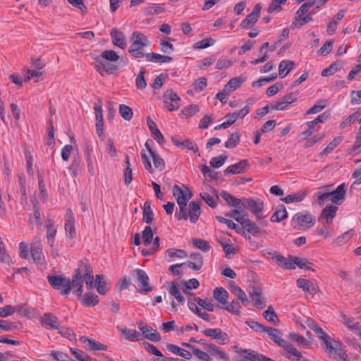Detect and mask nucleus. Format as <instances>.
Here are the masks:
<instances>
[{
	"label": "nucleus",
	"instance_id": "nucleus-1",
	"mask_svg": "<svg viewBox=\"0 0 361 361\" xmlns=\"http://www.w3.org/2000/svg\"><path fill=\"white\" fill-rule=\"evenodd\" d=\"M120 56L114 50H105L99 56H94L92 65L102 76L111 75L118 69V66L114 63Z\"/></svg>",
	"mask_w": 361,
	"mask_h": 361
},
{
	"label": "nucleus",
	"instance_id": "nucleus-2",
	"mask_svg": "<svg viewBox=\"0 0 361 361\" xmlns=\"http://www.w3.org/2000/svg\"><path fill=\"white\" fill-rule=\"evenodd\" d=\"M130 42L129 54L135 59L145 57L147 54L146 49L150 46V42L147 37L143 33L135 31L131 35Z\"/></svg>",
	"mask_w": 361,
	"mask_h": 361
},
{
	"label": "nucleus",
	"instance_id": "nucleus-3",
	"mask_svg": "<svg viewBox=\"0 0 361 361\" xmlns=\"http://www.w3.org/2000/svg\"><path fill=\"white\" fill-rule=\"evenodd\" d=\"M180 211L175 214L178 220H187L189 217L191 223H196L201 214L200 204L199 202L192 201L189 203V209L187 208V203L179 202Z\"/></svg>",
	"mask_w": 361,
	"mask_h": 361
},
{
	"label": "nucleus",
	"instance_id": "nucleus-4",
	"mask_svg": "<svg viewBox=\"0 0 361 361\" xmlns=\"http://www.w3.org/2000/svg\"><path fill=\"white\" fill-rule=\"evenodd\" d=\"M315 217L307 212H298L291 219L290 224L295 230L306 231L315 224Z\"/></svg>",
	"mask_w": 361,
	"mask_h": 361
},
{
	"label": "nucleus",
	"instance_id": "nucleus-5",
	"mask_svg": "<svg viewBox=\"0 0 361 361\" xmlns=\"http://www.w3.org/2000/svg\"><path fill=\"white\" fill-rule=\"evenodd\" d=\"M47 280L53 288L61 291V294L67 295L70 293L71 283L69 278L61 275H49Z\"/></svg>",
	"mask_w": 361,
	"mask_h": 361
},
{
	"label": "nucleus",
	"instance_id": "nucleus-6",
	"mask_svg": "<svg viewBox=\"0 0 361 361\" xmlns=\"http://www.w3.org/2000/svg\"><path fill=\"white\" fill-rule=\"evenodd\" d=\"M132 276L139 287V292L142 294H147L152 291V287L149 284V279L147 273L140 269L132 271Z\"/></svg>",
	"mask_w": 361,
	"mask_h": 361
},
{
	"label": "nucleus",
	"instance_id": "nucleus-7",
	"mask_svg": "<svg viewBox=\"0 0 361 361\" xmlns=\"http://www.w3.org/2000/svg\"><path fill=\"white\" fill-rule=\"evenodd\" d=\"M150 157L152 159L154 166L156 169H157L159 171H162L164 169L165 162L164 159L158 154L154 152L152 154L148 156L143 150L141 152V158L142 163L144 164V167L148 172L152 173L154 171L152 166L151 164Z\"/></svg>",
	"mask_w": 361,
	"mask_h": 361
},
{
	"label": "nucleus",
	"instance_id": "nucleus-8",
	"mask_svg": "<svg viewBox=\"0 0 361 361\" xmlns=\"http://www.w3.org/2000/svg\"><path fill=\"white\" fill-rule=\"evenodd\" d=\"M242 207L243 209H250L255 216L257 220L261 221L264 218V216L261 214L264 205V202L260 199H254L252 197L243 198Z\"/></svg>",
	"mask_w": 361,
	"mask_h": 361
},
{
	"label": "nucleus",
	"instance_id": "nucleus-9",
	"mask_svg": "<svg viewBox=\"0 0 361 361\" xmlns=\"http://www.w3.org/2000/svg\"><path fill=\"white\" fill-rule=\"evenodd\" d=\"M30 253L35 264L42 268L46 267L47 264L42 252L41 240L37 237L33 240L30 245Z\"/></svg>",
	"mask_w": 361,
	"mask_h": 361
},
{
	"label": "nucleus",
	"instance_id": "nucleus-10",
	"mask_svg": "<svg viewBox=\"0 0 361 361\" xmlns=\"http://www.w3.org/2000/svg\"><path fill=\"white\" fill-rule=\"evenodd\" d=\"M164 106L169 111H176L180 107V98L172 90H166L163 94Z\"/></svg>",
	"mask_w": 361,
	"mask_h": 361
},
{
	"label": "nucleus",
	"instance_id": "nucleus-11",
	"mask_svg": "<svg viewBox=\"0 0 361 361\" xmlns=\"http://www.w3.org/2000/svg\"><path fill=\"white\" fill-rule=\"evenodd\" d=\"M202 333L207 337L216 340L221 345H224L229 341L228 334L222 331L219 328L206 329L202 331Z\"/></svg>",
	"mask_w": 361,
	"mask_h": 361
},
{
	"label": "nucleus",
	"instance_id": "nucleus-12",
	"mask_svg": "<svg viewBox=\"0 0 361 361\" xmlns=\"http://www.w3.org/2000/svg\"><path fill=\"white\" fill-rule=\"evenodd\" d=\"M82 274L83 280L86 283L87 288L90 289L94 287V276L92 274V269L87 260L81 261L79 264Z\"/></svg>",
	"mask_w": 361,
	"mask_h": 361
},
{
	"label": "nucleus",
	"instance_id": "nucleus-13",
	"mask_svg": "<svg viewBox=\"0 0 361 361\" xmlns=\"http://www.w3.org/2000/svg\"><path fill=\"white\" fill-rule=\"evenodd\" d=\"M83 277L82 274H81V269L80 267L75 270V274L72 277V279H70L71 283V290L73 289V293H77L78 296H81L83 292Z\"/></svg>",
	"mask_w": 361,
	"mask_h": 361
},
{
	"label": "nucleus",
	"instance_id": "nucleus-14",
	"mask_svg": "<svg viewBox=\"0 0 361 361\" xmlns=\"http://www.w3.org/2000/svg\"><path fill=\"white\" fill-rule=\"evenodd\" d=\"M238 222L242 226L241 228L245 229L253 236H257L266 233L264 230L260 229L254 221L247 218L245 216L243 219H238Z\"/></svg>",
	"mask_w": 361,
	"mask_h": 361
},
{
	"label": "nucleus",
	"instance_id": "nucleus-15",
	"mask_svg": "<svg viewBox=\"0 0 361 361\" xmlns=\"http://www.w3.org/2000/svg\"><path fill=\"white\" fill-rule=\"evenodd\" d=\"M40 322L42 325L48 329H59V319L50 312L44 313L40 317Z\"/></svg>",
	"mask_w": 361,
	"mask_h": 361
},
{
	"label": "nucleus",
	"instance_id": "nucleus-16",
	"mask_svg": "<svg viewBox=\"0 0 361 361\" xmlns=\"http://www.w3.org/2000/svg\"><path fill=\"white\" fill-rule=\"evenodd\" d=\"M261 9V5L259 4H256L253 8L252 11L241 22L240 27L245 29L248 27L249 25L255 24L258 20Z\"/></svg>",
	"mask_w": 361,
	"mask_h": 361
},
{
	"label": "nucleus",
	"instance_id": "nucleus-17",
	"mask_svg": "<svg viewBox=\"0 0 361 361\" xmlns=\"http://www.w3.org/2000/svg\"><path fill=\"white\" fill-rule=\"evenodd\" d=\"M250 164L247 159L240 160L239 162L227 167L224 171V175L228 174H239L244 173L248 168Z\"/></svg>",
	"mask_w": 361,
	"mask_h": 361
},
{
	"label": "nucleus",
	"instance_id": "nucleus-18",
	"mask_svg": "<svg viewBox=\"0 0 361 361\" xmlns=\"http://www.w3.org/2000/svg\"><path fill=\"white\" fill-rule=\"evenodd\" d=\"M248 293L250 298L255 302L254 305L259 307L260 309H262L265 307V303L262 296V290L260 288L250 285L248 287Z\"/></svg>",
	"mask_w": 361,
	"mask_h": 361
},
{
	"label": "nucleus",
	"instance_id": "nucleus-19",
	"mask_svg": "<svg viewBox=\"0 0 361 361\" xmlns=\"http://www.w3.org/2000/svg\"><path fill=\"white\" fill-rule=\"evenodd\" d=\"M110 36L114 45L117 46L122 49H124L126 47L127 43L125 35L116 27H114L111 30Z\"/></svg>",
	"mask_w": 361,
	"mask_h": 361
},
{
	"label": "nucleus",
	"instance_id": "nucleus-20",
	"mask_svg": "<svg viewBox=\"0 0 361 361\" xmlns=\"http://www.w3.org/2000/svg\"><path fill=\"white\" fill-rule=\"evenodd\" d=\"M186 263V266L194 271H199L203 267L204 261L202 255L199 252H193L190 255V260Z\"/></svg>",
	"mask_w": 361,
	"mask_h": 361
},
{
	"label": "nucleus",
	"instance_id": "nucleus-21",
	"mask_svg": "<svg viewBox=\"0 0 361 361\" xmlns=\"http://www.w3.org/2000/svg\"><path fill=\"white\" fill-rule=\"evenodd\" d=\"M331 194V201L337 205H340L343 200H345V185L344 183L341 184L337 187V188L330 192Z\"/></svg>",
	"mask_w": 361,
	"mask_h": 361
},
{
	"label": "nucleus",
	"instance_id": "nucleus-22",
	"mask_svg": "<svg viewBox=\"0 0 361 361\" xmlns=\"http://www.w3.org/2000/svg\"><path fill=\"white\" fill-rule=\"evenodd\" d=\"M147 126L152 133L153 138L157 141V142L160 145H163L166 141L165 139L161 133V131L157 128V125L154 121H153L150 117L147 118Z\"/></svg>",
	"mask_w": 361,
	"mask_h": 361
},
{
	"label": "nucleus",
	"instance_id": "nucleus-23",
	"mask_svg": "<svg viewBox=\"0 0 361 361\" xmlns=\"http://www.w3.org/2000/svg\"><path fill=\"white\" fill-rule=\"evenodd\" d=\"M265 332L268 334L270 339L279 346H285L286 341L281 337L282 334L279 329L267 327Z\"/></svg>",
	"mask_w": 361,
	"mask_h": 361
},
{
	"label": "nucleus",
	"instance_id": "nucleus-24",
	"mask_svg": "<svg viewBox=\"0 0 361 361\" xmlns=\"http://www.w3.org/2000/svg\"><path fill=\"white\" fill-rule=\"evenodd\" d=\"M291 257L289 255L288 258H286L281 255L274 252L271 259L280 267H283L286 269H294L293 264H291Z\"/></svg>",
	"mask_w": 361,
	"mask_h": 361
},
{
	"label": "nucleus",
	"instance_id": "nucleus-25",
	"mask_svg": "<svg viewBox=\"0 0 361 361\" xmlns=\"http://www.w3.org/2000/svg\"><path fill=\"white\" fill-rule=\"evenodd\" d=\"M80 341L83 343H87L89 348L91 350L97 351V350H102L106 351L107 350V345H104L99 341H97L94 339L89 338L85 336H81L80 338Z\"/></svg>",
	"mask_w": 361,
	"mask_h": 361
},
{
	"label": "nucleus",
	"instance_id": "nucleus-26",
	"mask_svg": "<svg viewBox=\"0 0 361 361\" xmlns=\"http://www.w3.org/2000/svg\"><path fill=\"white\" fill-rule=\"evenodd\" d=\"M213 297L220 304L226 305L229 298L228 292L223 287L216 288L213 291Z\"/></svg>",
	"mask_w": 361,
	"mask_h": 361
},
{
	"label": "nucleus",
	"instance_id": "nucleus-27",
	"mask_svg": "<svg viewBox=\"0 0 361 361\" xmlns=\"http://www.w3.org/2000/svg\"><path fill=\"white\" fill-rule=\"evenodd\" d=\"M119 331L125 336L126 338L130 341H142L143 336L140 332L135 329H130L127 328H120Z\"/></svg>",
	"mask_w": 361,
	"mask_h": 361
},
{
	"label": "nucleus",
	"instance_id": "nucleus-28",
	"mask_svg": "<svg viewBox=\"0 0 361 361\" xmlns=\"http://www.w3.org/2000/svg\"><path fill=\"white\" fill-rule=\"evenodd\" d=\"M338 207L329 204L326 206L322 211L321 218L325 219L327 224H331L332 219L336 216Z\"/></svg>",
	"mask_w": 361,
	"mask_h": 361
},
{
	"label": "nucleus",
	"instance_id": "nucleus-29",
	"mask_svg": "<svg viewBox=\"0 0 361 361\" xmlns=\"http://www.w3.org/2000/svg\"><path fill=\"white\" fill-rule=\"evenodd\" d=\"M295 67V63L290 60H283L279 65V76L283 78Z\"/></svg>",
	"mask_w": 361,
	"mask_h": 361
},
{
	"label": "nucleus",
	"instance_id": "nucleus-30",
	"mask_svg": "<svg viewBox=\"0 0 361 361\" xmlns=\"http://www.w3.org/2000/svg\"><path fill=\"white\" fill-rule=\"evenodd\" d=\"M291 259V264H293L294 269L296 266H298L301 269L314 271V269L312 268V264L306 258L292 256Z\"/></svg>",
	"mask_w": 361,
	"mask_h": 361
},
{
	"label": "nucleus",
	"instance_id": "nucleus-31",
	"mask_svg": "<svg viewBox=\"0 0 361 361\" xmlns=\"http://www.w3.org/2000/svg\"><path fill=\"white\" fill-rule=\"evenodd\" d=\"M305 323L308 327H310L317 334V337L322 341L329 336L311 318H307Z\"/></svg>",
	"mask_w": 361,
	"mask_h": 361
},
{
	"label": "nucleus",
	"instance_id": "nucleus-32",
	"mask_svg": "<svg viewBox=\"0 0 361 361\" xmlns=\"http://www.w3.org/2000/svg\"><path fill=\"white\" fill-rule=\"evenodd\" d=\"M230 289L245 306H247L249 304L250 302L245 293L238 286L235 285L233 281L231 283Z\"/></svg>",
	"mask_w": 361,
	"mask_h": 361
},
{
	"label": "nucleus",
	"instance_id": "nucleus-33",
	"mask_svg": "<svg viewBox=\"0 0 361 361\" xmlns=\"http://www.w3.org/2000/svg\"><path fill=\"white\" fill-rule=\"evenodd\" d=\"M146 60L149 62L154 63H167L173 60V58L169 56H164L157 53L147 52Z\"/></svg>",
	"mask_w": 361,
	"mask_h": 361
},
{
	"label": "nucleus",
	"instance_id": "nucleus-34",
	"mask_svg": "<svg viewBox=\"0 0 361 361\" xmlns=\"http://www.w3.org/2000/svg\"><path fill=\"white\" fill-rule=\"evenodd\" d=\"M288 213L284 205L280 204L276 207L274 213L272 214L270 221L271 222H280L287 219Z\"/></svg>",
	"mask_w": 361,
	"mask_h": 361
},
{
	"label": "nucleus",
	"instance_id": "nucleus-35",
	"mask_svg": "<svg viewBox=\"0 0 361 361\" xmlns=\"http://www.w3.org/2000/svg\"><path fill=\"white\" fill-rule=\"evenodd\" d=\"M306 195V191H300L288 195L285 197L281 198V200L286 204H290L292 202H299L302 201Z\"/></svg>",
	"mask_w": 361,
	"mask_h": 361
},
{
	"label": "nucleus",
	"instance_id": "nucleus-36",
	"mask_svg": "<svg viewBox=\"0 0 361 361\" xmlns=\"http://www.w3.org/2000/svg\"><path fill=\"white\" fill-rule=\"evenodd\" d=\"M166 348L173 354L180 355L185 359L190 360L192 357V353L188 350H183L174 344H167Z\"/></svg>",
	"mask_w": 361,
	"mask_h": 361
},
{
	"label": "nucleus",
	"instance_id": "nucleus-37",
	"mask_svg": "<svg viewBox=\"0 0 361 361\" xmlns=\"http://www.w3.org/2000/svg\"><path fill=\"white\" fill-rule=\"evenodd\" d=\"M107 282L105 281L104 275H96V280L94 287H96L97 292L101 295H105L108 290L106 287Z\"/></svg>",
	"mask_w": 361,
	"mask_h": 361
},
{
	"label": "nucleus",
	"instance_id": "nucleus-38",
	"mask_svg": "<svg viewBox=\"0 0 361 361\" xmlns=\"http://www.w3.org/2000/svg\"><path fill=\"white\" fill-rule=\"evenodd\" d=\"M98 296L92 293H85L81 300V304L84 307L95 306L99 303Z\"/></svg>",
	"mask_w": 361,
	"mask_h": 361
},
{
	"label": "nucleus",
	"instance_id": "nucleus-39",
	"mask_svg": "<svg viewBox=\"0 0 361 361\" xmlns=\"http://www.w3.org/2000/svg\"><path fill=\"white\" fill-rule=\"evenodd\" d=\"M221 197L226 201L228 204L231 207H237L238 206H241L243 203V199H238L233 195H231L230 193H228L226 191H223L221 193Z\"/></svg>",
	"mask_w": 361,
	"mask_h": 361
},
{
	"label": "nucleus",
	"instance_id": "nucleus-40",
	"mask_svg": "<svg viewBox=\"0 0 361 361\" xmlns=\"http://www.w3.org/2000/svg\"><path fill=\"white\" fill-rule=\"evenodd\" d=\"M152 330V327L147 326L146 329L142 331V333L145 338L153 342H159L161 339V335L157 330H154V332H151Z\"/></svg>",
	"mask_w": 361,
	"mask_h": 361
},
{
	"label": "nucleus",
	"instance_id": "nucleus-41",
	"mask_svg": "<svg viewBox=\"0 0 361 361\" xmlns=\"http://www.w3.org/2000/svg\"><path fill=\"white\" fill-rule=\"evenodd\" d=\"M343 324L350 330L356 332L358 334L359 331H361V327L357 322H354L353 317H348L346 315L343 314L341 316Z\"/></svg>",
	"mask_w": 361,
	"mask_h": 361
},
{
	"label": "nucleus",
	"instance_id": "nucleus-42",
	"mask_svg": "<svg viewBox=\"0 0 361 361\" xmlns=\"http://www.w3.org/2000/svg\"><path fill=\"white\" fill-rule=\"evenodd\" d=\"M323 342L324 343L326 346V352L329 354L332 353L333 352L336 353V347H337V345L338 348H340L342 346V344L340 341L331 340L330 336L324 340Z\"/></svg>",
	"mask_w": 361,
	"mask_h": 361
},
{
	"label": "nucleus",
	"instance_id": "nucleus-43",
	"mask_svg": "<svg viewBox=\"0 0 361 361\" xmlns=\"http://www.w3.org/2000/svg\"><path fill=\"white\" fill-rule=\"evenodd\" d=\"M150 204V202L147 200L142 207L143 221L147 224H150L154 219V212Z\"/></svg>",
	"mask_w": 361,
	"mask_h": 361
},
{
	"label": "nucleus",
	"instance_id": "nucleus-44",
	"mask_svg": "<svg viewBox=\"0 0 361 361\" xmlns=\"http://www.w3.org/2000/svg\"><path fill=\"white\" fill-rule=\"evenodd\" d=\"M169 293L176 298L178 302L180 304H183L185 302V298L180 293L177 284L174 282L171 283V286L168 288Z\"/></svg>",
	"mask_w": 361,
	"mask_h": 361
},
{
	"label": "nucleus",
	"instance_id": "nucleus-45",
	"mask_svg": "<svg viewBox=\"0 0 361 361\" xmlns=\"http://www.w3.org/2000/svg\"><path fill=\"white\" fill-rule=\"evenodd\" d=\"M244 82L241 77L231 79L225 85L224 88L230 93L235 91Z\"/></svg>",
	"mask_w": 361,
	"mask_h": 361
},
{
	"label": "nucleus",
	"instance_id": "nucleus-46",
	"mask_svg": "<svg viewBox=\"0 0 361 361\" xmlns=\"http://www.w3.org/2000/svg\"><path fill=\"white\" fill-rule=\"evenodd\" d=\"M343 140L341 136L335 137L329 145L319 153V156L327 155L331 151H333Z\"/></svg>",
	"mask_w": 361,
	"mask_h": 361
},
{
	"label": "nucleus",
	"instance_id": "nucleus-47",
	"mask_svg": "<svg viewBox=\"0 0 361 361\" xmlns=\"http://www.w3.org/2000/svg\"><path fill=\"white\" fill-rule=\"evenodd\" d=\"M192 244L199 250L202 252H207L210 250L211 246L209 245L208 242L205 240L200 238H193L192 239Z\"/></svg>",
	"mask_w": 361,
	"mask_h": 361
},
{
	"label": "nucleus",
	"instance_id": "nucleus-48",
	"mask_svg": "<svg viewBox=\"0 0 361 361\" xmlns=\"http://www.w3.org/2000/svg\"><path fill=\"white\" fill-rule=\"evenodd\" d=\"M342 68V63L336 62L331 63L328 68H324L321 73L322 77H326L334 74Z\"/></svg>",
	"mask_w": 361,
	"mask_h": 361
},
{
	"label": "nucleus",
	"instance_id": "nucleus-49",
	"mask_svg": "<svg viewBox=\"0 0 361 361\" xmlns=\"http://www.w3.org/2000/svg\"><path fill=\"white\" fill-rule=\"evenodd\" d=\"M185 189L181 188L178 185H174L172 188L173 197L176 198L177 203L185 202L186 199L184 196Z\"/></svg>",
	"mask_w": 361,
	"mask_h": 361
},
{
	"label": "nucleus",
	"instance_id": "nucleus-50",
	"mask_svg": "<svg viewBox=\"0 0 361 361\" xmlns=\"http://www.w3.org/2000/svg\"><path fill=\"white\" fill-rule=\"evenodd\" d=\"M240 140V135L238 133H233L231 134L228 140L225 142L224 146L228 149L234 148L239 144Z\"/></svg>",
	"mask_w": 361,
	"mask_h": 361
},
{
	"label": "nucleus",
	"instance_id": "nucleus-51",
	"mask_svg": "<svg viewBox=\"0 0 361 361\" xmlns=\"http://www.w3.org/2000/svg\"><path fill=\"white\" fill-rule=\"evenodd\" d=\"M119 114L126 121H130L133 115V109L126 104H120Z\"/></svg>",
	"mask_w": 361,
	"mask_h": 361
},
{
	"label": "nucleus",
	"instance_id": "nucleus-52",
	"mask_svg": "<svg viewBox=\"0 0 361 361\" xmlns=\"http://www.w3.org/2000/svg\"><path fill=\"white\" fill-rule=\"evenodd\" d=\"M263 315L268 322L274 324L279 322L278 316L272 306H269L268 309L263 312Z\"/></svg>",
	"mask_w": 361,
	"mask_h": 361
},
{
	"label": "nucleus",
	"instance_id": "nucleus-53",
	"mask_svg": "<svg viewBox=\"0 0 361 361\" xmlns=\"http://www.w3.org/2000/svg\"><path fill=\"white\" fill-rule=\"evenodd\" d=\"M145 72L146 71L144 68H140V72L135 79L136 87L140 90H143L147 87V82L144 77Z\"/></svg>",
	"mask_w": 361,
	"mask_h": 361
},
{
	"label": "nucleus",
	"instance_id": "nucleus-54",
	"mask_svg": "<svg viewBox=\"0 0 361 361\" xmlns=\"http://www.w3.org/2000/svg\"><path fill=\"white\" fill-rule=\"evenodd\" d=\"M142 237L145 245L148 246L152 243L153 240V232L152 228L149 226H147L145 228L142 233Z\"/></svg>",
	"mask_w": 361,
	"mask_h": 361
},
{
	"label": "nucleus",
	"instance_id": "nucleus-55",
	"mask_svg": "<svg viewBox=\"0 0 361 361\" xmlns=\"http://www.w3.org/2000/svg\"><path fill=\"white\" fill-rule=\"evenodd\" d=\"M240 308L241 306L240 303L236 300H233L231 303H227L225 307H224V309L228 311V312L238 315L240 313Z\"/></svg>",
	"mask_w": 361,
	"mask_h": 361
},
{
	"label": "nucleus",
	"instance_id": "nucleus-56",
	"mask_svg": "<svg viewBox=\"0 0 361 361\" xmlns=\"http://www.w3.org/2000/svg\"><path fill=\"white\" fill-rule=\"evenodd\" d=\"M195 302L203 309L209 312L214 310V305L207 298L202 299L199 297L195 298Z\"/></svg>",
	"mask_w": 361,
	"mask_h": 361
},
{
	"label": "nucleus",
	"instance_id": "nucleus-57",
	"mask_svg": "<svg viewBox=\"0 0 361 361\" xmlns=\"http://www.w3.org/2000/svg\"><path fill=\"white\" fill-rule=\"evenodd\" d=\"M235 209H233L229 212L226 213V216L231 217L234 219L236 221L238 219H243L245 216V214H243V209L242 205L235 207Z\"/></svg>",
	"mask_w": 361,
	"mask_h": 361
},
{
	"label": "nucleus",
	"instance_id": "nucleus-58",
	"mask_svg": "<svg viewBox=\"0 0 361 361\" xmlns=\"http://www.w3.org/2000/svg\"><path fill=\"white\" fill-rule=\"evenodd\" d=\"M283 348L286 350L289 354V355L286 356L287 358L290 359V355H292L296 357L297 360H299L302 357L300 352L294 348L291 343L286 342L285 346H283Z\"/></svg>",
	"mask_w": 361,
	"mask_h": 361
},
{
	"label": "nucleus",
	"instance_id": "nucleus-59",
	"mask_svg": "<svg viewBox=\"0 0 361 361\" xmlns=\"http://www.w3.org/2000/svg\"><path fill=\"white\" fill-rule=\"evenodd\" d=\"M227 158L228 157L226 155H219L218 157H214L211 159L209 164L212 167L218 169L224 165Z\"/></svg>",
	"mask_w": 361,
	"mask_h": 361
},
{
	"label": "nucleus",
	"instance_id": "nucleus-60",
	"mask_svg": "<svg viewBox=\"0 0 361 361\" xmlns=\"http://www.w3.org/2000/svg\"><path fill=\"white\" fill-rule=\"evenodd\" d=\"M215 43V40L211 37L204 39L193 44V48L195 49H205L212 46Z\"/></svg>",
	"mask_w": 361,
	"mask_h": 361
},
{
	"label": "nucleus",
	"instance_id": "nucleus-61",
	"mask_svg": "<svg viewBox=\"0 0 361 361\" xmlns=\"http://www.w3.org/2000/svg\"><path fill=\"white\" fill-rule=\"evenodd\" d=\"M326 107V101L320 100L318 101L317 104H315L314 106H312L310 109H309L306 113L305 115L312 114H317L322 111Z\"/></svg>",
	"mask_w": 361,
	"mask_h": 361
},
{
	"label": "nucleus",
	"instance_id": "nucleus-62",
	"mask_svg": "<svg viewBox=\"0 0 361 361\" xmlns=\"http://www.w3.org/2000/svg\"><path fill=\"white\" fill-rule=\"evenodd\" d=\"M80 157H79V154H77V155L74 157V159H73L71 164L69 166V170L72 172V174L74 177L78 176V174L80 171Z\"/></svg>",
	"mask_w": 361,
	"mask_h": 361
},
{
	"label": "nucleus",
	"instance_id": "nucleus-63",
	"mask_svg": "<svg viewBox=\"0 0 361 361\" xmlns=\"http://www.w3.org/2000/svg\"><path fill=\"white\" fill-rule=\"evenodd\" d=\"M192 355L196 356L197 358L202 360V361H212V359L211 356L207 353L199 349L197 346L195 347L191 353Z\"/></svg>",
	"mask_w": 361,
	"mask_h": 361
},
{
	"label": "nucleus",
	"instance_id": "nucleus-64",
	"mask_svg": "<svg viewBox=\"0 0 361 361\" xmlns=\"http://www.w3.org/2000/svg\"><path fill=\"white\" fill-rule=\"evenodd\" d=\"M73 355L80 361H91V357L81 350L71 348Z\"/></svg>",
	"mask_w": 361,
	"mask_h": 361
}]
</instances>
